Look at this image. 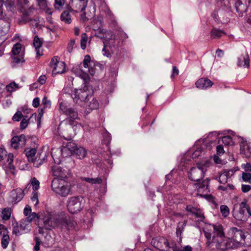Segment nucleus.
Instances as JSON below:
<instances>
[{
	"label": "nucleus",
	"mask_w": 251,
	"mask_h": 251,
	"mask_svg": "<svg viewBox=\"0 0 251 251\" xmlns=\"http://www.w3.org/2000/svg\"><path fill=\"white\" fill-rule=\"evenodd\" d=\"M12 232L16 235H19L22 234L23 232L21 230L20 226H17L14 227Z\"/></svg>",
	"instance_id": "obj_51"
},
{
	"label": "nucleus",
	"mask_w": 251,
	"mask_h": 251,
	"mask_svg": "<svg viewBox=\"0 0 251 251\" xmlns=\"http://www.w3.org/2000/svg\"><path fill=\"white\" fill-rule=\"evenodd\" d=\"M30 185L34 191H36L39 188L40 182L35 177H33L31 180Z\"/></svg>",
	"instance_id": "obj_45"
},
{
	"label": "nucleus",
	"mask_w": 251,
	"mask_h": 251,
	"mask_svg": "<svg viewBox=\"0 0 251 251\" xmlns=\"http://www.w3.org/2000/svg\"><path fill=\"white\" fill-rule=\"evenodd\" d=\"M51 188L56 195L66 197L71 193L72 186L67 179L54 178L51 182Z\"/></svg>",
	"instance_id": "obj_3"
},
{
	"label": "nucleus",
	"mask_w": 251,
	"mask_h": 251,
	"mask_svg": "<svg viewBox=\"0 0 251 251\" xmlns=\"http://www.w3.org/2000/svg\"><path fill=\"white\" fill-rule=\"evenodd\" d=\"M25 143V136L24 135H21L13 137L11 139V145L14 149H17L20 147L24 146Z\"/></svg>",
	"instance_id": "obj_18"
},
{
	"label": "nucleus",
	"mask_w": 251,
	"mask_h": 251,
	"mask_svg": "<svg viewBox=\"0 0 251 251\" xmlns=\"http://www.w3.org/2000/svg\"><path fill=\"white\" fill-rule=\"evenodd\" d=\"M210 35L212 38H219L226 35V33L223 30L213 28L211 31Z\"/></svg>",
	"instance_id": "obj_34"
},
{
	"label": "nucleus",
	"mask_w": 251,
	"mask_h": 251,
	"mask_svg": "<svg viewBox=\"0 0 251 251\" xmlns=\"http://www.w3.org/2000/svg\"><path fill=\"white\" fill-rule=\"evenodd\" d=\"M37 117L36 113L32 114L30 117H28L27 116H25L21 120L20 125V128L21 130L25 129L28 126L30 119L34 118L36 119Z\"/></svg>",
	"instance_id": "obj_27"
},
{
	"label": "nucleus",
	"mask_w": 251,
	"mask_h": 251,
	"mask_svg": "<svg viewBox=\"0 0 251 251\" xmlns=\"http://www.w3.org/2000/svg\"><path fill=\"white\" fill-rule=\"evenodd\" d=\"M72 97L74 101L82 106L88 113L97 109L99 107L98 100L87 86L79 89H75Z\"/></svg>",
	"instance_id": "obj_1"
},
{
	"label": "nucleus",
	"mask_w": 251,
	"mask_h": 251,
	"mask_svg": "<svg viewBox=\"0 0 251 251\" xmlns=\"http://www.w3.org/2000/svg\"><path fill=\"white\" fill-rule=\"evenodd\" d=\"M242 179L246 182L251 183V174L247 173H243Z\"/></svg>",
	"instance_id": "obj_48"
},
{
	"label": "nucleus",
	"mask_w": 251,
	"mask_h": 251,
	"mask_svg": "<svg viewBox=\"0 0 251 251\" xmlns=\"http://www.w3.org/2000/svg\"><path fill=\"white\" fill-rule=\"evenodd\" d=\"M42 41L37 36H36L33 40V46L35 47L38 56H40L42 54V51H40V48L42 47Z\"/></svg>",
	"instance_id": "obj_31"
},
{
	"label": "nucleus",
	"mask_w": 251,
	"mask_h": 251,
	"mask_svg": "<svg viewBox=\"0 0 251 251\" xmlns=\"http://www.w3.org/2000/svg\"><path fill=\"white\" fill-rule=\"evenodd\" d=\"M163 240L165 247L163 250L165 251H192L191 247L189 246H186L182 249H177L175 243H169L166 239H163Z\"/></svg>",
	"instance_id": "obj_15"
},
{
	"label": "nucleus",
	"mask_w": 251,
	"mask_h": 251,
	"mask_svg": "<svg viewBox=\"0 0 251 251\" xmlns=\"http://www.w3.org/2000/svg\"><path fill=\"white\" fill-rule=\"evenodd\" d=\"M44 109L45 108H43L39 109V114H38V116L37 117L38 125H39L40 124L41 119L42 118V117H43V116L44 115Z\"/></svg>",
	"instance_id": "obj_54"
},
{
	"label": "nucleus",
	"mask_w": 251,
	"mask_h": 251,
	"mask_svg": "<svg viewBox=\"0 0 251 251\" xmlns=\"http://www.w3.org/2000/svg\"><path fill=\"white\" fill-rule=\"evenodd\" d=\"M240 153L246 158L251 157V143L244 141L240 144Z\"/></svg>",
	"instance_id": "obj_20"
},
{
	"label": "nucleus",
	"mask_w": 251,
	"mask_h": 251,
	"mask_svg": "<svg viewBox=\"0 0 251 251\" xmlns=\"http://www.w3.org/2000/svg\"><path fill=\"white\" fill-rule=\"evenodd\" d=\"M24 116L21 111L17 110L12 117V119L14 122H19L22 120Z\"/></svg>",
	"instance_id": "obj_41"
},
{
	"label": "nucleus",
	"mask_w": 251,
	"mask_h": 251,
	"mask_svg": "<svg viewBox=\"0 0 251 251\" xmlns=\"http://www.w3.org/2000/svg\"><path fill=\"white\" fill-rule=\"evenodd\" d=\"M235 6L239 14L245 12L247 9L246 0H236Z\"/></svg>",
	"instance_id": "obj_26"
},
{
	"label": "nucleus",
	"mask_w": 251,
	"mask_h": 251,
	"mask_svg": "<svg viewBox=\"0 0 251 251\" xmlns=\"http://www.w3.org/2000/svg\"><path fill=\"white\" fill-rule=\"evenodd\" d=\"M179 74V70L176 66L173 67V72L172 74V77H173L176 75H177Z\"/></svg>",
	"instance_id": "obj_61"
},
{
	"label": "nucleus",
	"mask_w": 251,
	"mask_h": 251,
	"mask_svg": "<svg viewBox=\"0 0 251 251\" xmlns=\"http://www.w3.org/2000/svg\"><path fill=\"white\" fill-rule=\"evenodd\" d=\"M230 174V171H225L218 177V181L220 183L225 184L227 182L228 176Z\"/></svg>",
	"instance_id": "obj_35"
},
{
	"label": "nucleus",
	"mask_w": 251,
	"mask_h": 251,
	"mask_svg": "<svg viewBox=\"0 0 251 251\" xmlns=\"http://www.w3.org/2000/svg\"><path fill=\"white\" fill-rule=\"evenodd\" d=\"M73 11V8L68 6L67 9L63 11L60 16L61 21L67 24H70L72 22L71 15L70 12Z\"/></svg>",
	"instance_id": "obj_24"
},
{
	"label": "nucleus",
	"mask_w": 251,
	"mask_h": 251,
	"mask_svg": "<svg viewBox=\"0 0 251 251\" xmlns=\"http://www.w3.org/2000/svg\"><path fill=\"white\" fill-rule=\"evenodd\" d=\"M213 228L214 232L216 234L217 236V239H215L217 242L216 244V247L217 248L218 243L223 242L226 236H225L223 226L221 225L214 226Z\"/></svg>",
	"instance_id": "obj_21"
},
{
	"label": "nucleus",
	"mask_w": 251,
	"mask_h": 251,
	"mask_svg": "<svg viewBox=\"0 0 251 251\" xmlns=\"http://www.w3.org/2000/svg\"><path fill=\"white\" fill-rule=\"evenodd\" d=\"M238 65L246 68L250 66V58L248 55L242 56L239 58Z\"/></svg>",
	"instance_id": "obj_33"
},
{
	"label": "nucleus",
	"mask_w": 251,
	"mask_h": 251,
	"mask_svg": "<svg viewBox=\"0 0 251 251\" xmlns=\"http://www.w3.org/2000/svg\"><path fill=\"white\" fill-rule=\"evenodd\" d=\"M12 210L10 208H5L2 210L1 218L3 220L7 221L10 218Z\"/></svg>",
	"instance_id": "obj_36"
},
{
	"label": "nucleus",
	"mask_w": 251,
	"mask_h": 251,
	"mask_svg": "<svg viewBox=\"0 0 251 251\" xmlns=\"http://www.w3.org/2000/svg\"><path fill=\"white\" fill-rule=\"evenodd\" d=\"M12 52L13 56L12 59L15 63H23L24 62L25 47L20 43H16L14 45Z\"/></svg>",
	"instance_id": "obj_9"
},
{
	"label": "nucleus",
	"mask_w": 251,
	"mask_h": 251,
	"mask_svg": "<svg viewBox=\"0 0 251 251\" xmlns=\"http://www.w3.org/2000/svg\"><path fill=\"white\" fill-rule=\"evenodd\" d=\"M24 196V191H23V189L20 188L13 190L11 192V197L13 199V201L16 202H18L21 201Z\"/></svg>",
	"instance_id": "obj_25"
},
{
	"label": "nucleus",
	"mask_w": 251,
	"mask_h": 251,
	"mask_svg": "<svg viewBox=\"0 0 251 251\" xmlns=\"http://www.w3.org/2000/svg\"><path fill=\"white\" fill-rule=\"evenodd\" d=\"M40 104V99L37 97L34 99L32 102V105L33 107L37 108L39 106Z\"/></svg>",
	"instance_id": "obj_60"
},
{
	"label": "nucleus",
	"mask_w": 251,
	"mask_h": 251,
	"mask_svg": "<svg viewBox=\"0 0 251 251\" xmlns=\"http://www.w3.org/2000/svg\"><path fill=\"white\" fill-rule=\"evenodd\" d=\"M20 227L24 233L29 231L31 228V224L25 219L20 221Z\"/></svg>",
	"instance_id": "obj_29"
},
{
	"label": "nucleus",
	"mask_w": 251,
	"mask_h": 251,
	"mask_svg": "<svg viewBox=\"0 0 251 251\" xmlns=\"http://www.w3.org/2000/svg\"><path fill=\"white\" fill-rule=\"evenodd\" d=\"M60 108L66 115L69 117V124L73 125L74 124V120L78 118L77 112L72 108H68L64 110L61 105H60Z\"/></svg>",
	"instance_id": "obj_23"
},
{
	"label": "nucleus",
	"mask_w": 251,
	"mask_h": 251,
	"mask_svg": "<svg viewBox=\"0 0 251 251\" xmlns=\"http://www.w3.org/2000/svg\"><path fill=\"white\" fill-rule=\"evenodd\" d=\"M65 2V0H55L54 3V8L56 10L60 11L62 9Z\"/></svg>",
	"instance_id": "obj_42"
},
{
	"label": "nucleus",
	"mask_w": 251,
	"mask_h": 251,
	"mask_svg": "<svg viewBox=\"0 0 251 251\" xmlns=\"http://www.w3.org/2000/svg\"><path fill=\"white\" fill-rule=\"evenodd\" d=\"M46 80H47L46 76L45 75H42L39 77L37 81H38V83L40 84V85H41L45 84L46 82Z\"/></svg>",
	"instance_id": "obj_52"
},
{
	"label": "nucleus",
	"mask_w": 251,
	"mask_h": 251,
	"mask_svg": "<svg viewBox=\"0 0 251 251\" xmlns=\"http://www.w3.org/2000/svg\"><path fill=\"white\" fill-rule=\"evenodd\" d=\"M83 198L80 197H72L67 202V208L70 213L74 214L80 211L83 208Z\"/></svg>",
	"instance_id": "obj_8"
},
{
	"label": "nucleus",
	"mask_w": 251,
	"mask_h": 251,
	"mask_svg": "<svg viewBox=\"0 0 251 251\" xmlns=\"http://www.w3.org/2000/svg\"><path fill=\"white\" fill-rule=\"evenodd\" d=\"M7 231L6 227L3 225L0 224V235L4 236L7 234Z\"/></svg>",
	"instance_id": "obj_56"
},
{
	"label": "nucleus",
	"mask_w": 251,
	"mask_h": 251,
	"mask_svg": "<svg viewBox=\"0 0 251 251\" xmlns=\"http://www.w3.org/2000/svg\"><path fill=\"white\" fill-rule=\"evenodd\" d=\"M18 6L21 10H25L29 7V1L28 0H17Z\"/></svg>",
	"instance_id": "obj_39"
},
{
	"label": "nucleus",
	"mask_w": 251,
	"mask_h": 251,
	"mask_svg": "<svg viewBox=\"0 0 251 251\" xmlns=\"http://www.w3.org/2000/svg\"><path fill=\"white\" fill-rule=\"evenodd\" d=\"M6 90L7 92L11 93L19 88V86L15 82H12L6 86Z\"/></svg>",
	"instance_id": "obj_38"
},
{
	"label": "nucleus",
	"mask_w": 251,
	"mask_h": 251,
	"mask_svg": "<svg viewBox=\"0 0 251 251\" xmlns=\"http://www.w3.org/2000/svg\"><path fill=\"white\" fill-rule=\"evenodd\" d=\"M24 213L26 216H27L29 214L31 213V207L28 205H26L24 208Z\"/></svg>",
	"instance_id": "obj_59"
},
{
	"label": "nucleus",
	"mask_w": 251,
	"mask_h": 251,
	"mask_svg": "<svg viewBox=\"0 0 251 251\" xmlns=\"http://www.w3.org/2000/svg\"><path fill=\"white\" fill-rule=\"evenodd\" d=\"M36 219H39V216L37 214H36L35 212L30 213L27 216V217L26 218H25L26 220L28 221L31 224V222Z\"/></svg>",
	"instance_id": "obj_47"
},
{
	"label": "nucleus",
	"mask_w": 251,
	"mask_h": 251,
	"mask_svg": "<svg viewBox=\"0 0 251 251\" xmlns=\"http://www.w3.org/2000/svg\"><path fill=\"white\" fill-rule=\"evenodd\" d=\"M62 212L59 214H51L48 213L43 218L44 227L47 229L52 228L59 227L61 223V217Z\"/></svg>",
	"instance_id": "obj_7"
},
{
	"label": "nucleus",
	"mask_w": 251,
	"mask_h": 251,
	"mask_svg": "<svg viewBox=\"0 0 251 251\" xmlns=\"http://www.w3.org/2000/svg\"><path fill=\"white\" fill-rule=\"evenodd\" d=\"M241 190L243 192L247 193L251 190V186L249 185L242 184Z\"/></svg>",
	"instance_id": "obj_53"
},
{
	"label": "nucleus",
	"mask_w": 251,
	"mask_h": 251,
	"mask_svg": "<svg viewBox=\"0 0 251 251\" xmlns=\"http://www.w3.org/2000/svg\"><path fill=\"white\" fill-rule=\"evenodd\" d=\"M25 152L28 161L33 162L37 152L36 149L35 148H28L25 150Z\"/></svg>",
	"instance_id": "obj_30"
},
{
	"label": "nucleus",
	"mask_w": 251,
	"mask_h": 251,
	"mask_svg": "<svg viewBox=\"0 0 251 251\" xmlns=\"http://www.w3.org/2000/svg\"><path fill=\"white\" fill-rule=\"evenodd\" d=\"M225 152L223 146L220 145L217 147V153L218 155H221Z\"/></svg>",
	"instance_id": "obj_58"
},
{
	"label": "nucleus",
	"mask_w": 251,
	"mask_h": 251,
	"mask_svg": "<svg viewBox=\"0 0 251 251\" xmlns=\"http://www.w3.org/2000/svg\"><path fill=\"white\" fill-rule=\"evenodd\" d=\"M108 35L110 36V38H109L108 40H104V48L102 49V52H103V54L104 55L109 57H111L112 53L111 48L118 46L119 44H115V38L112 34L111 32L108 33Z\"/></svg>",
	"instance_id": "obj_13"
},
{
	"label": "nucleus",
	"mask_w": 251,
	"mask_h": 251,
	"mask_svg": "<svg viewBox=\"0 0 251 251\" xmlns=\"http://www.w3.org/2000/svg\"><path fill=\"white\" fill-rule=\"evenodd\" d=\"M241 239H244L242 231L236 227H231L227 232L223 242L218 243L217 248L223 249L224 248L236 247L239 245Z\"/></svg>",
	"instance_id": "obj_2"
},
{
	"label": "nucleus",
	"mask_w": 251,
	"mask_h": 251,
	"mask_svg": "<svg viewBox=\"0 0 251 251\" xmlns=\"http://www.w3.org/2000/svg\"><path fill=\"white\" fill-rule=\"evenodd\" d=\"M208 183L207 180H203L201 182H200V181H198V183L196 184L198 192L199 193L207 192L208 191Z\"/></svg>",
	"instance_id": "obj_28"
},
{
	"label": "nucleus",
	"mask_w": 251,
	"mask_h": 251,
	"mask_svg": "<svg viewBox=\"0 0 251 251\" xmlns=\"http://www.w3.org/2000/svg\"><path fill=\"white\" fill-rule=\"evenodd\" d=\"M87 35L85 33L82 34L80 41V46L82 49L84 50L86 48V44L87 42Z\"/></svg>",
	"instance_id": "obj_44"
},
{
	"label": "nucleus",
	"mask_w": 251,
	"mask_h": 251,
	"mask_svg": "<svg viewBox=\"0 0 251 251\" xmlns=\"http://www.w3.org/2000/svg\"><path fill=\"white\" fill-rule=\"evenodd\" d=\"M40 8L44 10L46 14H52V11L48 7L46 0H36Z\"/></svg>",
	"instance_id": "obj_32"
},
{
	"label": "nucleus",
	"mask_w": 251,
	"mask_h": 251,
	"mask_svg": "<svg viewBox=\"0 0 251 251\" xmlns=\"http://www.w3.org/2000/svg\"><path fill=\"white\" fill-rule=\"evenodd\" d=\"M79 77L80 78H81L82 79H83V80L86 82L87 81H89V75H88V74L86 73H83V72H82L80 75H79Z\"/></svg>",
	"instance_id": "obj_55"
},
{
	"label": "nucleus",
	"mask_w": 251,
	"mask_h": 251,
	"mask_svg": "<svg viewBox=\"0 0 251 251\" xmlns=\"http://www.w3.org/2000/svg\"><path fill=\"white\" fill-rule=\"evenodd\" d=\"M14 156L12 153L7 154L6 151L0 148V162L7 174H15V168L13 164Z\"/></svg>",
	"instance_id": "obj_5"
},
{
	"label": "nucleus",
	"mask_w": 251,
	"mask_h": 251,
	"mask_svg": "<svg viewBox=\"0 0 251 251\" xmlns=\"http://www.w3.org/2000/svg\"><path fill=\"white\" fill-rule=\"evenodd\" d=\"M66 148L71 151L72 154L75 155L79 159H83L86 156L87 150L83 147H77L74 143H68Z\"/></svg>",
	"instance_id": "obj_11"
},
{
	"label": "nucleus",
	"mask_w": 251,
	"mask_h": 251,
	"mask_svg": "<svg viewBox=\"0 0 251 251\" xmlns=\"http://www.w3.org/2000/svg\"><path fill=\"white\" fill-rule=\"evenodd\" d=\"M83 65L85 68L88 69L89 74L93 75L95 73V66L96 63L91 60V57L89 55H86L83 60Z\"/></svg>",
	"instance_id": "obj_17"
},
{
	"label": "nucleus",
	"mask_w": 251,
	"mask_h": 251,
	"mask_svg": "<svg viewBox=\"0 0 251 251\" xmlns=\"http://www.w3.org/2000/svg\"><path fill=\"white\" fill-rule=\"evenodd\" d=\"M50 66L52 69L53 75L63 74L66 70L65 64L64 62L60 61L57 56L52 58Z\"/></svg>",
	"instance_id": "obj_10"
},
{
	"label": "nucleus",
	"mask_w": 251,
	"mask_h": 251,
	"mask_svg": "<svg viewBox=\"0 0 251 251\" xmlns=\"http://www.w3.org/2000/svg\"><path fill=\"white\" fill-rule=\"evenodd\" d=\"M222 142L225 146H232L234 144L232 138L229 136H226L223 137L219 143Z\"/></svg>",
	"instance_id": "obj_37"
},
{
	"label": "nucleus",
	"mask_w": 251,
	"mask_h": 251,
	"mask_svg": "<svg viewBox=\"0 0 251 251\" xmlns=\"http://www.w3.org/2000/svg\"><path fill=\"white\" fill-rule=\"evenodd\" d=\"M39 86H40L39 85V83H33L32 84H31L30 86V90L31 91H33L34 89H37V88H38Z\"/></svg>",
	"instance_id": "obj_63"
},
{
	"label": "nucleus",
	"mask_w": 251,
	"mask_h": 251,
	"mask_svg": "<svg viewBox=\"0 0 251 251\" xmlns=\"http://www.w3.org/2000/svg\"><path fill=\"white\" fill-rule=\"evenodd\" d=\"M82 180L92 184H100L102 182V179L100 177H97L95 178L84 177L82 178Z\"/></svg>",
	"instance_id": "obj_40"
},
{
	"label": "nucleus",
	"mask_w": 251,
	"mask_h": 251,
	"mask_svg": "<svg viewBox=\"0 0 251 251\" xmlns=\"http://www.w3.org/2000/svg\"><path fill=\"white\" fill-rule=\"evenodd\" d=\"M31 200L33 202H35V204L38 203V196L36 193H34L31 198Z\"/></svg>",
	"instance_id": "obj_64"
},
{
	"label": "nucleus",
	"mask_w": 251,
	"mask_h": 251,
	"mask_svg": "<svg viewBox=\"0 0 251 251\" xmlns=\"http://www.w3.org/2000/svg\"><path fill=\"white\" fill-rule=\"evenodd\" d=\"M186 210L192 213L199 220L202 221L204 219V213L202 210L198 206H194L192 205H188L186 206Z\"/></svg>",
	"instance_id": "obj_19"
},
{
	"label": "nucleus",
	"mask_w": 251,
	"mask_h": 251,
	"mask_svg": "<svg viewBox=\"0 0 251 251\" xmlns=\"http://www.w3.org/2000/svg\"><path fill=\"white\" fill-rule=\"evenodd\" d=\"M232 213L234 217L239 221H244L248 217H251V210L247 201L245 199L239 205L235 204Z\"/></svg>",
	"instance_id": "obj_6"
},
{
	"label": "nucleus",
	"mask_w": 251,
	"mask_h": 251,
	"mask_svg": "<svg viewBox=\"0 0 251 251\" xmlns=\"http://www.w3.org/2000/svg\"><path fill=\"white\" fill-rule=\"evenodd\" d=\"M213 83L208 78L202 77L197 81L196 87L199 89H205L211 87Z\"/></svg>",
	"instance_id": "obj_22"
},
{
	"label": "nucleus",
	"mask_w": 251,
	"mask_h": 251,
	"mask_svg": "<svg viewBox=\"0 0 251 251\" xmlns=\"http://www.w3.org/2000/svg\"><path fill=\"white\" fill-rule=\"evenodd\" d=\"M220 211L222 216L224 217H227L229 214V209L225 205H222L220 206Z\"/></svg>",
	"instance_id": "obj_43"
},
{
	"label": "nucleus",
	"mask_w": 251,
	"mask_h": 251,
	"mask_svg": "<svg viewBox=\"0 0 251 251\" xmlns=\"http://www.w3.org/2000/svg\"><path fill=\"white\" fill-rule=\"evenodd\" d=\"M42 104L44 105V108H50V101L46 97H44L42 100Z\"/></svg>",
	"instance_id": "obj_50"
},
{
	"label": "nucleus",
	"mask_w": 251,
	"mask_h": 251,
	"mask_svg": "<svg viewBox=\"0 0 251 251\" xmlns=\"http://www.w3.org/2000/svg\"><path fill=\"white\" fill-rule=\"evenodd\" d=\"M211 164L210 161L208 160L198 163L196 167L191 169L189 175V178L194 181H200Z\"/></svg>",
	"instance_id": "obj_4"
},
{
	"label": "nucleus",
	"mask_w": 251,
	"mask_h": 251,
	"mask_svg": "<svg viewBox=\"0 0 251 251\" xmlns=\"http://www.w3.org/2000/svg\"><path fill=\"white\" fill-rule=\"evenodd\" d=\"M51 172L52 175L55 176L54 178L68 179L69 171L58 165H55L52 167Z\"/></svg>",
	"instance_id": "obj_14"
},
{
	"label": "nucleus",
	"mask_w": 251,
	"mask_h": 251,
	"mask_svg": "<svg viewBox=\"0 0 251 251\" xmlns=\"http://www.w3.org/2000/svg\"><path fill=\"white\" fill-rule=\"evenodd\" d=\"M70 4V6L76 12L82 11L87 6V0H72Z\"/></svg>",
	"instance_id": "obj_16"
},
{
	"label": "nucleus",
	"mask_w": 251,
	"mask_h": 251,
	"mask_svg": "<svg viewBox=\"0 0 251 251\" xmlns=\"http://www.w3.org/2000/svg\"><path fill=\"white\" fill-rule=\"evenodd\" d=\"M5 6L8 10L12 11L14 7V1L13 0H6Z\"/></svg>",
	"instance_id": "obj_49"
},
{
	"label": "nucleus",
	"mask_w": 251,
	"mask_h": 251,
	"mask_svg": "<svg viewBox=\"0 0 251 251\" xmlns=\"http://www.w3.org/2000/svg\"><path fill=\"white\" fill-rule=\"evenodd\" d=\"M242 168L246 172H251V164L249 163L242 164Z\"/></svg>",
	"instance_id": "obj_57"
},
{
	"label": "nucleus",
	"mask_w": 251,
	"mask_h": 251,
	"mask_svg": "<svg viewBox=\"0 0 251 251\" xmlns=\"http://www.w3.org/2000/svg\"><path fill=\"white\" fill-rule=\"evenodd\" d=\"M216 54L218 57H222L224 56V51L223 50L218 49L216 50Z\"/></svg>",
	"instance_id": "obj_62"
},
{
	"label": "nucleus",
	"mask_w": 251,
	"mask_h": 251,
	"mask_svg": "<svg viewBox=\"0 0 251 251\" xmlns=\"http://www.w3.org/2000/svg\"><path fill=\"white\" fill-rule=\"evenodd\" d=\"M9 241V237L7 234L2 236L1 239V245L3 249L7 248Z\"/></svg>",
	"instance_id": "obj_46"
},
{
	"label": "nucleus",
	"mask_w": 251,
	"mask_h": 251,
	"mask_svg": "<svg viewBox=\"0 0 251 251\" xmlns=\"http://www.w3.org/2000/svg\"><path fill=\"white\" fill-rule=\"evenodd\" d=\"M61 223L60 228L67 230H76L77 229V223L73 219L64 212L62 213L61 217Z\"/></svg>",
	"instance_id": "obj_12"
}]
</instances>
